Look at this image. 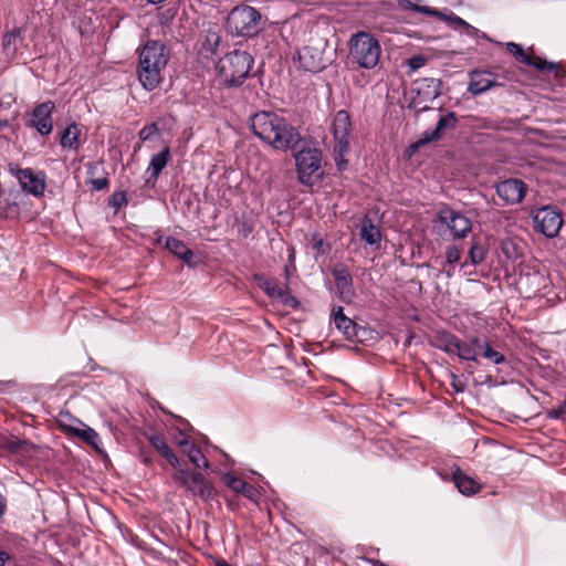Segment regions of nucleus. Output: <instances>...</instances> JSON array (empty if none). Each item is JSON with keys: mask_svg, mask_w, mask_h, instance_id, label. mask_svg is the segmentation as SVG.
I'll return each mask as SVG.
<instances>
[{"mask_svg": "<svg viewBox=\"0 0 566 566\" xmlns=\"http://www.w3.org/2000/svg\"><path fill=\"white\" fill-rule=\"evenodd\" d=\"M174 481L186 488L195 496L207 501L212 499L217 491L213 485L199 472H189L185 469H177L172 476Z\"/></svg>", "mask_w": 566, "mask_h": 566, "instance_id": "7", "label": "nucleus"}, {"mask_svg": "<svg viewBox=\"0 0 566 566\" xmlns=\"http://www.w3.org/2000/svg\"><path fill=\"white\" fill-rule=\"evenodd\" d=\"M81 130L75 123H71L61 134L60 144L63 148L77 150L80 148Z\"/></svg>", "mask_w": 566, "mask_h": 566, "instance_id": "28", "label": "nucleus"}, {"mask_svg": "<svg viewBox=\"0 0 566 566\" xmlns=\"http://www.w3.org/2000/svg\"><path fill=\"white\" fill-rule=\"evenodd\" d=\"M457 489L464 495H473L478 493L481 485L471 476L464 474L459 469L453 474Z\"/></svg>", "mask_w": 566, "mask_h": 566, "instance_id": "27", "label": "nucleus"}, {"mask_svg": "<svg viewBox=\"0 0 566 566\" xmlns=\"http://www.w3.org/2000/svg\"><path fill=\"white\" fill-rule=\"evenodd\" d=\"M181 452L186 454L189 461L197 468H208L209 463L201 450L190 440L184 438L177 442Z\"/></svg>", "mask_w": 566, "mask_h": 566, "instance_id": "22", "label": "nucleus"}, {"mask_svg": "<svg viewBox=\"0 0 566 566\" xmlns=\"http://www.w3.org/2000/svg\"><path fill=\"white\" fill-rule=\"evenodd\" d=\"M438 220L448 227L453 239H463L471 231L472 223L463 213L450 208H443L438 213Z\"/></svg>", "mask_w": 566, "mask_h": 566, "instance_id": "11", "label": "nucleus"}, {"mask_svg": "<svg viewBox=\"0 0 566 566\" xmlns=\"http://www.w3.org/2000/svg\"><path fill=\"white\" fill-rule=\"evenodd\" d=\"M28 442L27 441H23V440H10L7 442V449L12 451V452H17V451H20L24 448V446H27Z\"/></svg>", "mask_w": 566, "mask_h": 566, "instance_id": "42", "label": "nucleus"}, {"mask_svg": "<svg viewBox=\"0 0 566 566\" xmlns=\"http://www.w3.org/2000/svg\"><path fill=\"white\" fill-rule=\"evenodd\" d=\"M55 109L53 101H46L38 104L31 112V117L27 125L34 128L42 136L50 135L53 130L52 114Z\"/></svg>", "mask_w": 566, "mask_h": 566, "instance_id": "10", "label": "nucleus"}, {"mask_svg": "<svg viewBox=\"0 0 566 566\" xmlns=\"http://www.w3.org/2000/svg\"><path fill=\"white\" fill-rule=\"evenodd\" d=\"M511 248L514 249V244L510 241L503 242L502 250L504 253L509 254L511 251Z\"/></svg>", "mask_w": 566, "mask_h": 566, "instance_id": "50", "label": "nucleus"}, {"mask_svg": "<svg viewBox=\"0 0 566 566\" xmlns=\"http://www.w3.org/2000/svg\"><path fill=\"white\" fill-rule=\"evenodd\" d=\"M434 345L447 354H455L459 346V338L449 332H439L434 337Z\"/></svg>", "mask_w": 566, "mask_h": 566, "instance_id": "30", "label": "nucleus"}, {"mask_svg": "<svg viewBox=\"0 0 566 566\" xmlns=\"http://www.w3.org/2000/svg\"><path fill=\"white\" fill-rule=\"evenodd\" d=\"M8 559H9V555L6 552L0 551V566H4V564Z\"/></svg>", "mask_w": 566, "mask_h": 566, "instance_id": "51", "label": "nucleus"}, {"mask_svg": "<svg viewBox=\"0 0 566 566\" xmlns=\"http://www.w3.org/2000/svg\"><path fill=\"white\" fill-rule=\"evenodd\" d=\"M399 7L403 10L413 11L429 17L441 15V11L422 4L423 0H397Z\"/></svg>", "mask_w": 566, "mask_h": 566, "instance_id": "29", "label": "nucleus"}, {"mask_svg": "<svg viewBox=\"0 0 566 566\" xmlns=\"http://www.w3.org/2000/svg\"><path fill=\"white\" fill-rule=\"evenodd\" d=\"M17 178L24 191L33 196H41L43 193L45 188L44 180L34 176L31 169H19Z\"/></svg>", "mask_w": 566, "mask_h": 566, "instance_id": "20", "label": "nucleus"}, {"mask_svg": "<svg viewBox=\"0 0 566 566\" xmlns=\"http://www.w3.org/2000/svg\"><path fill=\"white\" fill-rule=\"evenodd\" d=\"M149 3L158 4L161 3L164 0H147Z\"/></svg>", "mask_w": 566, "mask_h": 566, "instance_id": "52", "label": "nucleus"}, {"mask_svg": "<svg viewBox=\"0 0 566 566\" xmlns=\"http://www.w3.org/2000/svg\"><path fill=\"white\" fill-rule=\"evenodd\" d=\"M381 48L378 40L368 32L359 31L349 40V62L358 67L374 69L380 59Z\"/></svg>", "mask_w": 566, "mask_h": 566, "instance_id": "2", "label": "nucleus"}, {"mask_svg": "<svg viewBox=\"0 0 566 566\" xmlns=\"http://www.w3.org/2000/svg\"><path fill=\"white\" fill-rule=\"evenodd\" d=\"M108 184L109 180L107 178H97L92 180V185L95 190H103L108 186Z\"/></svg>", "mask_w": 566, "mask_h": 566, "instance_id": "45", "label": "nucleus"}, {"mask_svg": "<svg viewBox=\"0 0 566 566\" xmlns=\"http://www.w3.org/2000/svg\"><path fill=\"white\" fill-rule=\"evenodd\" d=\"M139 59L144 62H148L151 66L166 69L169 60V51L163 42L149 40L140 50Z\"/></svg>", "mask_w": 566, "mask_h": 566, "instance_id": "15", "label": "nucleus"}, {"mask_svg": "<svg viewBox=\"0 0 566 566\" xmlns=\"http://www.w3.org/2000/svg\"><path fill=\"white\" fill-rule=\"evenodd\" d=\"M446 258L449 264L457 263L461 258V251L457 245H449L446 250Z\"/></svg>", "mask_w": 566, "mask_h": 566, "instance_id": "41", "label": "nucleus"}, {"mask_svg": "<svg viewBox=\"0 0 566 566\" xmlns=\"http://www.w3.org/2000/svg\"><path fill=\"white\" fill-rule=\"evenodd\" d=\"M565 412L564 407H559L557 409H553L548 412V417L552 419H558L560 418Z\"/></svg>", "mask_w": 566, "mask_h": 566, "instance_id": "46", "label": "nucleus"}, {"mask_svg": "<svg viewBox=\"0 0 566 566\" xmlns=\"http://www.w3.org/2000/svg\"><path fill=\"white\" fill-rule=\"evenodd\" d=\"M221 36L218 31L209 29L205 33L201 49L206 54H214L218 51Z\"/></svg>", "mask_w": 566, "mask_h": 566, "instance_id": "34", "label": "nucleus"}, {"mask_svg": "<svg viewBox=\"0 0 566 566\" xmlns=\"http://www.w3.org/2000/svg\"><path fill=\"white\" fill-rule=\"evenodd\" d=\"M70 431L75 436L81 438L83 441H85L87 444H90L95 450L99 449L101 439L98 433L90 428L86 427L84 429H77V428H71Z\"/></svg>", "mask_w": 566, "mask_h": 566, "instance_id": "33", "label": "nucleus"}, {"mask_svg": "<svg viewBox=\"0 0 566 566\" xmlns=\"http://www.w3.org/2000/svg\"><path fill=\"white\" fill-rule=\"evenodd\" d=\"M6 511H7V500L0 493V518L6 514Z\"/></svg>", "mask_w": 566, "mask_h": 566, "instance_id": "48", "label": "nucleus"}, {"mask_svg": "<svg viewBox=\"0 0 566 566\" xmlns=\"http://www.w3.org/2000/svg\"><path fill=\"white\" fill-rule=\"evenodd\" d=\"M453 388H454L457 391H461V390H462L460 387H458V384H454V382H453Z\"/></svg>", "mask_w": 566, "mask_h": 566, "instance_id": "53", "label": "nucleus"}, {"mask_svg": "<svg viewBox=\"0 0 566 566\" xmlns=\"http://www.w3.org/2000/svg\"><path fill=\"white\" fill-rule=\"evenodd\" d=\"M469 344H471L475 348L476 352H478V349H481V350L483 349V343H481V339L478 336L471 337Z\"/></svg>", "mask_w": 566, "mask_h": 566, "instance_id": "47", "label": "nucleus"}, {"mask_svg": "<svg viewBox=\"0 0 566 566\" xmlns=\"http://www.w3.org/2000/svg\"><path fill=\"white\" fill-rule=\"evenodd\" d=\"M457 347L458 348L455 349L454 355H458L459 358L464 360L478 361V352L471 344L459 339V346Z\"/></svg>", "mask_w": 566, "mask_h": 566, "instance_id": "35", "label": "nucleus"}, {"mask_svg": "<svg viewBox=\"0 0 566 566\" xmlns=\"http://www.w3.org/2000/svg\"><path fill=\"white\" fill-rule=\"evenodd\" d=\"M469 78L468 92L474 96L483 94L492 87L502 85L497 81L499 75L489 70H473L469 73Z\"/></svg>", "mask_w": 566, "mask_h": 566, "instance_id": "13", "label": "nucleus"}, {"mask_svg": "<svg viewBox=\"0 0 566 566\" xmlns=\"http://www.w3.org/2000/svg\"><path fill=\"white\" fill-rule=\"evenodd\" d=\"M144 463H146V464H148V463H149L148 458H145V459H144Z\"/></svg>", "mask_w": 566, "mask_h": 566, "instance_id": "54", "label": "nucleus"}, {"mask_svg": "<svg viewBox=\"0 0 566 566\" xmlns=\"http://www.w3.org/2000/svg\"><path fill=\"white\" fill-rule=\"evenodd\" d=\"M333 135L335 139L334 157L338 170H344L347 166L345 156L349 150V134L352 132L350 116L347 111H338L332 124Z\"/></svg>", "mask_w": 566, "mask_h": 566, "instance_id": "5", "label": "nucleus"}, {"mask_svg": "<svg viewBox=\"0 0 566 566\" xmlns=\"http://www.w3.org/2000/svg\"><path fill=\"white\" fill-rule=\"evenodd\" d=\"M298 180L303 185L312 186L321 178V154L315 148H303L294 154Z\"/></svg>", "mask_w": 566, "mask_h": 566, "instance_id": "6", "label": "nucleus"}, {"mask_svg": "<svg viewBox=\"0 0 566 566\" xmlns=\"http://www.w3.org/2000/svg\"><path fill=\"white\" fill-rule=\"evenodd\" d=\"M408 64L410 69L418 70L426 64V59L420 55L412 56L409 59Z\"/></svg>", "mask_w": 566, "mask_h": 566, "instance_id": "44", "label": "nucleus"}, {"mask_svg": "<svg viewBox=\"0 0 566 566\" xmlns=\"http://www.w3.org/2000/svg\"><path fill=\"white\" fill-rule=\"evenodd\" d=\"M166 248L178 259L182 260L187 265L193 268L197 262L193 261V252L185 244L184 241L168 237L166 239Z\"/></svg>", "mask_w": 566, "mask_h": 566, "instance_id": "24", "label": "nucleus"}, {"mask_svg": "<svg viewBox=\"0 0 566 566\" xmlns=\"http://www.w3.org/2000/svg\"><path fill=\"white\" fill-rule=\"evenodd\" d=\"M150 446L161 455L172 468H180V461L174 453L171 448L167 444L165 438L160 434L147 436Z\"/></svg>", "mask_w": 566, "mask_h": 566, "instance_id": "21", "label": "nucleus"}, {"mask_svg": "<svg viewBox=\"0 0 566 566\" xmlns=\"http://www.w3.org/2000/svg\"><path fill=\"white\" fill-rule=\"evenodd\" d=\"M527 191L526 184L521 179H506L496 185L497 196L507 205L520 203Z\"/></svg>", "mask_w": 566, "mask_h": 566, "instance_id": "14", "label": "nucleus"}, {"mask_svg": "<svg viewBox=\"0 0 566 566\" xmlns=\"http://www.w3.org/2000/svg\"><path fill=\"white\" fill-rule=\"evenodd\" d=\"M534 229L546 238H555L562 226V213L551 206H544L532 212Z\"/></svg>", "mask_w": 566, "mask_h": 566, "instance_id": "8", "label": "nucleus"}, {"mask_svg": "<svg viewBox=\"0 0 566 566\" xmlns=\"http://www.w3.org/2000/svg\"><path fill=\"white\" fill-rule=\"evenodd\" d=\"M159 133L158 125L156 123H151L143 127L138 134L139 138L143 142L151 139L155 135Z\"/></svg>", "mask_w": 566, "mask_h": 566, "instance_id": "40", "label": "nucleus"}, {"mask_svg": "<svg viewBox=\"0 0 566 566\" xmlns=\"http://www.w3.org/2000/svg\"><path fill=\"white\" fill-rule=\"evenodd\" d=\"M170 159V149L168 146L164 147L161 151L154 155L147 168V172H149V177L145 180V187L154 188L156 186V181L163 171V169L167 166Z\"/></svg>", "mask_w": 566, "mask_h": 566, "instance_id": "19", "label": "nucleus"}, {"mask_svg": "<svg viewBox=\"0 0 566 566\" xmlns=\"http://www.w3.org/2000/svg\"><path fill=\"white\" fill-rule=\"evenodd\" d=\"M527 61L528 62H523V64L531 65L538 71L555 72V75L557 77L563 75L562 74V65H559V64H555L553 62H547V61L541 59L539 56L530 55V54H527Z\"/></svg>", "mask_w": 566, "mask_h": 566, "instance_id": "32", "label": "nucleus"}, {"mask_svg": "<svg viewBox=\"0 0 566 566\" xmlns=\"http://www.w3.org/2000/svg\"><path fill=\"white\" fill-rule=\"evenodd\" d=\"M255 279L259 281L260 287L271 297L279 300L285 306L296 308L300 302L296 297L292 296L289 287H280L274 282L264 279L263 276L256 275Z\"/></svg>", "mask_w": 566, "mask_h": 566, "instance_id": "16", "label": "nucleus"}, {"mask_svg": "<svg viewBox=\"0 0 566 566\" xmlns=\"http://www.w3.org/2000/svg\"><path fill=\"white\" fill-rule=\"evenodd\" d=\"M165 69L151 66L148 62L138 59L137 75L142 86L147 91H153L163 81V71Z\"/></svg>", "mask_w": 566, "mask_h": 566, "instance_id": "18", "label": "nucleus"}, {"mask_svg": "<svg viewBox=\"0 0 566 566\" xmlns=\"http://www.w3.org/2000/svg\"><path fill=\"white\" fill-rule=\"evenodd\" d=\"M22 41L21 29L14 28L7 32L2 39V49L7 55L14 56L18 52L19 43Z\"/></svg>", "mask_w": 566, "mask_h": 566, "instance_id": "31", "label": "nucleus"}, {"mask_svg": "<svg viewBox=\"0 0 566 566\" xmlns=\"http://www.w3.org/2000/svg\"><path fill=\"white\" fill-rule=\"evenodd\" d=\"M485 249L479 243L473 244L469 251V258L473 265L482 263L485 259Z\"/></svg>", "mask_w": 566, "mask_h": 566, "instance_id": "38", "label": "nucleus"}, {"mask_svg": "<svg viewBox=\"0 0 566 566\" xmlns=\"http://www.w3.org/2000/svg\"><path fill=\"white\" fill-rule=\"evenodd\" d=\"M224 484L231 489L235 493L243 494L247 499L251 501H256L259 497L258 490L252 485L243 481L242 479L232 475V474H226L224 478Z\"/></svg>", "mask_w": 566, "mask_h": 566, "instance_id": "23", "label": "nucleus"}, {"mask_svg": "<svg viewBox=\"0 0 566 566\" xmlns=\"http://www.w3.org/2000/svg\"><path fill=\"white\" fill-rule=\"evenodd\" d=\"M481 355L485 359H488L489 361H491L495 365H500V364H503L506 361L505 356L502 353L494 349L489 342L483 343V349H482Z\"/></svg>", "mask_w": 566, "mask_h": 566, "instance_id": "36", "label": "nucleus"}, {"mask_svg": "<svg viewBox=\"0 0 566 566\" xmlns=\"http://www.w3.org/2000/svg\"><path fill=\"white\" fill-rule=\"evenodd\" d=\"M253 57L247 51L234 50L219 62V73L226 86H240L248 77Z\"/></svg>", "mask_w": 566, "mask_h": 566, "instance_id": "3", "label": "nucleus"}, {"mask_svg": "<svg viewBox=\"0 0 566 566\" xmlns=\"http://www.w3.org/2000/svg\"><path fill=\"white\" fill-rule=\"evenodd\" d=\"M505 46L507 52H510L516 59V61H518L520 63L528 62L527 53L523 50V48L520 44L515 42H507Z\"/></svg>", "mask_w": 566, "mask_h": 566, "instance_id": "39", "label": "nucleus"}, {"mask_svg": "<svg viewBox=\"0 0 566 566\" xmlns=\"http://www.w3.org/2000/svg\"><path fill=\"white\" fill-rule=\"evenodd\" d=\"M333 276L342 300L349 302L354 296L352 275L346 269H340L334 270Z\"/></svg>", "mask_w": 566, "mask_h": 566, "instance_id": "25", "label": "nucleus"}, {"mask_svg": "<svg viewBox=\"0 0 566 566\" xmlns=\"http://www.w3.org/2000/svg\"><path fill=\"white\" fill-rule=\"evenodd\" d=\"M430 83L433 85V98H434L440 94V92H439L440 83L434 80H430Z\"/></svg>", "mask_w": 566, "mask_h": 566, "instance_id": "49", "label": "nucleus"}, {"mask_svg": "<svg viewBox=\"0 0 566 566\" xmlns=\"http://www.w3.org/2000/svg\"><path fill=\"white\" fill-rule=\"evenodd\" d=\"M457 123L458 118L455 113L448 112L439 118L436 128L431 132H424L419 140L411 145V148L418 149L431 142L440 140L447 132L455 129Z\"/></svg>", "mask_w": 566, "mask_h": 566, "instance_id": "12", "label": "nucleus"}, {"mask_svg": "<svg viewBox=\"0 0 566 566\" xmlns=\"http://www.w3.org/2000/svg\"><path fill=\"white\" fill-rule=\"evenodd\" d=\"M250 125L253 134L275 150H294L302 140L298 129L274 112L255 113Z\"/></svg>", "mask_w": 566, "mask_h": 566, "instance_id": "1", "label": "nucleus"}, {"mask_svg": "<svg viewBox=\"0 0 566 566\" xmlns=\"http://www.w3.org/2000/svg\"><path fill=\"white\" fill-rule=\"evenodd\" d=\"M297 55L300 64L305 71L319 72L325 67L324 52L318 46L305 45L298 51Z\"/></svg>", "mask_w": 566, "mask_h": 566, "instance_id": "17", "label": "nucleus"}, {"mask_svg": "<svg viewBox=\"0 0 566 566\" xmlns=\"http://www.w3.org/2000/svg\"><path fill=\"white\" fill-rule=\"evenodd\" d=\"M434 17L440 19V20H442V21H446L450 25L461 27V28H465L468 30H472L473 29L472 25H470L467 21H464L462 18L458 17L453 12H450L449 14H446V13L441 12V15H434Z\"/></svg>", "mask_w": 566, "mask_h": 566, "instance_id": "37", "label": "nucleus"}, {"mask_svg": "<svg viewBox=\"0 0 566 566\" xmlns=\"http://www.w3.org/2000/svg\"><path fill=\"white\" fill-rule=\"evenodd\" d=\"M127 203L126 196L124 192L114 193L112 196L111 205L113 207L119 208Z\"/></svg>", "mask_w": 566, "mask_h": 566, "instance_id": "43", "label": "nucleus"}, {"mask_svg": "<svg viewBox=\"0 0 566 566\" xmlns=\"http://www.w3.org/2000/svg\"><path fill=\"white\" fill-rule=\"evenodd\" d=\"M335 327L350 342H364L367 329L347 317L342 306H334L331 313Z\"/></svg>", "mask_w": 566, "mask_h": 566, "instance_id": "9", "label": "nucleus"}, {"mask_svg": "<svg viewBox=\"0 0 566 566\" xmlns=\"http://www.w3.org/2000/svg\"><path fill=\"white\" fill-rule=\"evenodd\" d=\"M360 238L369 245H379L381 232L370 217L365 216L361 220Z\"/></svg>", "mask_w": 566, "mask_h": 566, "instance_id": "26", "label": "nucleus"}, {"mask_svg": "<svg viewBox=\"0 0 566 566\" xmlns=\"http://www.w3.org/2000/svg\"><path fill=\"white\" fill-rule=\"evenodd\" d=\"M261 23L262 15L256 9L240 4L229 12L226 28L232 35L252 38L262 30Z\"/></svg>", "mask_w": 566, "mask_h": 566, "instance_id": "4", "label": "nucleus"}]
</instances>
